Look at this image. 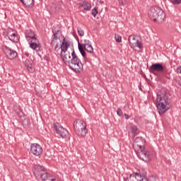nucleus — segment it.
I'll use <instances>...</instances> for the list:
<instances>
[{"label": "nucleus", "instance_id": "obj_22", "mask_svg": "<svg viewBox=\"0 0 181 181\" xmlns=\"http://www.w3.org/2000/svg\"><path fill=\"white\" fill-rule=\"evenodd\" d=\"M130 129L133 135H134V136H136V135H139V134L141 133V130H139L138 126L135 124L132 125Z\"/></svg>", "mask_w": 181, "mask_h": 181}, {"label": "nucleus", "instance_id": "obj_18", "mask_svg": "<svg viewBox=\"0 0 181 181\" xmlns=\"http://www.w3.org/2000/svg\"><path fill=\"white\" fill-rule=\"evenodd\" d=\"M76 135L78 136H86L87 135L88 129H87V126H85L83 127H81V129H79L76 132H75Z\"/></svg>", "mask_w": 181, "mask_h": 181}, {"label": "nucleus", "instance_id": "obj_31", "mask_svg": "<svg viewBox=\"0 0 181 181\" xmlns=\"http://www.w3.org/2000/svg\"><path fill=\"white\" fill-rule=\"evenodd\" d=\"M30 39H31L30 43H40L39 40H37L35 36Z\"/></svg>", "mask_w": 181, "mask_h": 181}, {"label": "nucleus", "instance_id": "obj_6", "mask_svg": "<svg viewBox=\"0 0 181 181\" xmlns=\"http://www.w3.org/2000/svg\"><path fill=\"white\" fill-rule=\"evenodd\" d=\"M53 128L55 129L57 134L61 136V138H63V139H66L67 141L70 139V134L69 133V131L60 126V124L58 122L54 124Z\"/></svg>", "mask_w": 181, "mask_h": 181}, {"label": "nucleus", "instance_id": "obj_36", "mask_svg": "<svg viewBox=\"0 0 181 181\" xmlns=\"http://www.w3.org/2000/svg\"><path fill=\"white\" fill-rule=\"evenodd\" d=\"M20 1L21 2V4H23L24 6H26L25 0H20Z\"/></svg>", "mask_w": 181, "mask_h": 181}, {"label": "nucleus", "instance_id": "obj_3", "mask_svg": "<svg viewBox=\"0 0 181 181\" xmlns=\"http://www.w3.org/2000/svg\"><path fill=\"white\" fill-rule=\"evenodd\" d=\"M70 47V43L69 42H66V38H64L61 45V57L62 59V62H64L66 66H69L70 67V62L71 61V56L70 55V52L63 54V53H66L68 49Z\"/></svg>", "mask_w": 181, "mask_h": 181}, {"label": "nucleus", "instance_id": "obj_32", "mask_svg": "<svg viewBox=\"0 0 181 181\" xmlns=\"http://www.w3.org/2000/svg\"><path fill=\"white\" fill-rule=\"evenodd\" d=\"M78 35L79 36H84V30L83 29H78Z\"/></svg>", "mask_w": 181, "mask_h": 181}, {"label": "nucleus", "instance_id": "obj_14", "mask_svg": "<svg viewBox=\"0 0 181 181\" xmlns=\"http://www.w3.org/2000/svg\"><path fill=\"white\" fill-rule=\"evenodd\" d=\"M144 178H142V175L138 173H134L129 175V177H127L124 179V181H142Z\"/></svg>", "mask_w": 181, "mask_h": 181}, {"label": "nucleus", "instance_id": "obj_28", "mask_svg": "<svg viewBox=\"0 0 181 181\" xmlns=\"http://www.w3.org/2000/svg\"><path fill=\"white\" fill-rule=\"evenodd\" d=\"M98 14V10H97V8L95 7L91 11V15H93L94 16V18H95Z\"/></svg>", "mask_w": 181, "mask_h": 181}, {"label": "nucleus", "instance_id": "obj_30", "mask_svg": "<svg viewBox=\"0 0 181 181\" xmlns=\"http://www.w3.org/2000/svg\"><path fill=\"white\" fill-rule=\"evenodd\" d=\"M170 2L173 5H180L181 0H170Z\"/></svg>", "mask_w": 181, "mask_h": 181}, {"label": "nucleus", "instance_id": "obj_13", "mask_svg": "<svg viewBox=\"0 0 181 181\" xmlns=\"http://www.w3.org/2000/svg\"><path fill=\"white\" fill-rule=\"evenodd\" d=\"M33 174L37 179H39L40 175L45 172V167L39 165H35L33 168Z\"/></svg>", "mask_w": 181, "mask_h": 181}, {"label": "nucleus", "instance_id": "obj_7", "mask_svg": "<svg viewBox=\"0 0 181 181\" xmlns=\"http://www.w3.org/2000/svg\"><path fill=\"white\" fill-rule=\"evenodd\" d=\"M52 38L51 40V46L54 48V50H57L59 47V42H62L59 35H62V31L60 30H52Z\"/></svg>", "mask_w": 181, "mask_h": 181}, {"label": "nucleus", "instance_id": "obj_5", "mask_svg": "<svg viewBox=\"0 0 181 181\" xmlns=\"http://www.w3.org/2000/svg\"><path fill=\"white\" fill-rule=\"evenodd\" d=\"M71 57L72 58L71 59L70 64L77 66L78 68H74L71 65L69 68L75 73H81V71H83V64L81 63V61L80 60L78 57H77V54H76V52H74V48H73L72 49Z\"/></svg>", "mask_w": 181, "mask_h": 181}, {"label": "nucleus", "instance_id": "obj_34", "mask_svg": "<svg viewBox=\"0 0 181 181\" xmlns=\"http://www.w3.org/2000/svg\"><path fill=\"white\" fill-rule=\"evenodd\" d=\"M177 72L179 74H181V66H179L177 68Z\"/></svg>", "mask_w": 181, "mask_h": 181}, {"label": "nucleus", "instance_id": "obj_23", "mask_svg": "<svg viewBox=\"0 0 181 181\" xmlns=\"http://www.w3.org/2000/svg\"><path fill=\"white\" fill-rule=\"evenodd\" d=\"M25 37L27 40H30L32 37H35V33L32 30H28L25 33Z\"/></svg>", "mask_w": 181, "mask_h": 181}, {"label": "nucleus", "instance_id": "obj_11", "mask_svg": "<svg viewBox=\"0 0 181 181\" xmlns=\"http://www.w3.org/2000/svg\"><path fill=\"white\" fill-rule=\"evenodd\" d=\"M84 127H87V124H86V122H84L83 119H76L74 122V129L75 132L79 129H81V128H83Z\"/></svg>", "mask_w": 181, "mask_h": 181}, {"label": "nucleus", "instance_id": "obj_20", "mask_svg": "<svg viewBox=\"0 0 181 181\" xmlns=\"http://www.w3.org/2000/svg\"><path fill=\"white\" fill-rule=\"evenodd\" d=\"M8 37L9 40L13 42V43H18L19 42V37H18V35H16V33H12L11 35L8 34Z\"/></svg>", "mask_w": 181, "mask_h": 181}, {"label": "nucleus", "instance_id": "obj_4", "mask_svg": "<svg viewBox=\"0 0 181 181\" xmlns=\"http://www.w3.org/2000/svg\"><path fill=\"white\" fill-rule=\"evenodd\" d=\"M148 70L150 73H155V71H157V73H162L163 77H165V78H168V80H170V72L165 67H163V65L160 63H156L153 64L149 68Z\"/></svg>", "mask_w": 181, "mask_h": 181}, {"label": "nucleus", "instance_id": "obj_29", "mask_svg": "<svg viewBox=\"0 0 181 181\" xmlns=\"http://www.w3.org/2000/svg\"><path fill=\"white\" fill-rule=\"evenodd\" d=\"M91 45V44L90 43V40H83V42L82 45H81L82 46V47H85L88 46V45Z\"/></svg>", "mask_w": 181, "mask_h": 181}, {"label": "nucleus", "instance_id": "obj_10", "mask_svg": "<svg viewBox=\"0 0 181 181\" xmlns=\"http://www.w3.org/2000/svg\"><path fill=\"white\" fill-rule=\"evenodd\" d=\"M30 152L34 156H40L43 153V148L38 144H32L30 145Z\"/></svg>", "mask_w": 181, "mask_h": 181}, {"label": "nucleus", "instance_id": "obj_35", "mask_svg": "<svg viewBox=\"0 0 181 181\" xmlns=\"http://www.w3.org/2000/svg\"><path fill=\"white\" fill-rule=\"evenodd\" d=\"M124 117H125V119H129V118H131V117L128 115L127 113L124 114Z\"/></svg>", "mask_w": 181, "mask_h": 181}, {"label": "nucleus", "instance_id": "obj_1", "mask_svg": "<svg viewBox=\"0 0 181 181\" xmlns=\"http://www.w3.org/2000/svg\"><path fill=\"white\" fill-rule=\"evenodd\" d=\"M156 105L160 115L170 110V100L168 97V92L165 88H162L157 92Z\"/></svg>", "mask_w": 181, "mask_h": 181}, {"label": "nucleus", "instance_id": "obj_38", "mask_svg": "<svg viewBox=\"0 0 181 181\" xmlns=\"http://www.w3.org/2000/svg\"><path fill=\"white\" fill-rule=\"evenodd\" d=\"M119 5H124V0H118Z\"/></svg>", "mask_w": 181, "mask_h": 181}, {"label": "nucleus", "instance_id": "obj_17", "mask_svg": "<svg viewBox=\"0 0 181 181\" xmlns=\"http://www.w3.org/2000/svg\"><path fill=\"white\" fill-rule=\"evenodd\" d=\"M25 66L30 73H33V71H35V69H33V60H32V59H26L25 61Z\"/></svg>", "mask_w": 181, "mask_h": 181}, {"label": "nucleus", "instance_id": "obj_15", "mask_svg": "<svg viewBox=\"0 0 181 181\" xmlns=\"http://www.w3.org/2000/svg\"><path fill=\"white\" fill-rule=\"evenodd\" d=\"M134 144H136V146H138L139 149H144L146 144V140H145L142 136H138L135 138Z\"/></svg>", "mask_w": 181, "mask_h": 181}, {"label": "nucleus", "instance_id": "obj_2", "mask_svg": "<svg viewBox=\"0 0 181 181\" xmlns=\"http://www.w3.org/2000/svg\"><path fill=\"white\" fill-rule=\"evenodd\" d=\"M148 15L150 19L153 20V22H157V23H162L166 16L165 11L158 6L151 7L148 10Z\"/></svg>", "mask_w": 181, "mask_h": 181}, {"label": "nucleus", "instance_id": "obj_21", "mask_svg": "<svg viewBox=\"0 0 181 181\" xmlns=\"http://www.w3.org/2000/svg\"><path fill=\"white\" fill-rule=\"evenodd\" d=\"M30 47L35 52H40V42H30Z\"/></svg>", "mask_w": 181, "mask_h": 181}, {"label": "nucleus", "instance_id": "obj_8", "mask_svg": "<svg viewBox=\"0 0 181 181\" xmlns=\"http://www.w3.org/2000/svg\"><path fill=\"white\" fill-rule=\"evenodd\" d=\"M136 156L144 162L148 163L151 160V156H149V153H148V151L145 149V147L140 148L136 153Z\"/></svg>", "mask_w": 181, "mask_h": 181}, {"label": "nucleus", "instance_id": "obj_16", "mask_svg": "<svg viewBox=\"0 0 181 181\" xmlns=\"http://www.w3.org/2000/svg\"><path fill=\"white\" fill-rule=\"evenodd\" d=\"M38 179H41L43 181H56V178L52 177L46 170L41 173Z\"/></svg>", "mask_w": 181, "mask_h": 181}, {"label": "nucleus", "instance_id": "obj_39", "mask_svg": "<svg viewBox=\"0 0 181 181\" xmlns=\"http://www.w3.org/2000/svg\"><path fill=\"white\" fill-rule=\"evenodd\" d=\"M178 83H179L180 86H181V80H180V81H178Z\"/></svg>", "mask_w": 181, "mask_h": 181}, {"label": "nucleus", "instance_id": "obj_19", "mask_svg": "<svg viewBox=\"0 0 181 181\" xmlns=\"http://www.w3.org/2000/svg\"><path fill=\"white\" fill-rule=\"evenodd\" d=\"M79 6H81V8H83L84 11H91V4L88 1L79 3Z\"/></svg>", "mask_w": 181, "mask_h": 181}, {"label": "nucleus", "instance_id": "obj_9", "mask_svg": "<svg viewBox=\"0 0 181 181\" xmlns=\"http://www.w3.org/2000/svg\"><path fill=\"white\" fill-rule=\"evenodd\" d=\"M128 40L132 49H134V47H139V49H142V44L139 40L136 39V36H135V35H129Z\"/></svg>", "mask_w": 181, "mask_h": 181}, {"label": "nucleus", "instance_id": "obj_12", "mask_svg": "<svg viewBox=\"0 0 181 181\" xmlns=\"http://www.w3.org/2000/svg\"><path fill=\"white\" fill-rule=\"evenodd\" d=\"M6 55L7 59H9V60H13V59H16L18 57V52L6 46Z\"/></svg>", "mask_w": 181, "mask_h": 181}, {"label": "nucleus", "instance_id": "obj_26", "mask_svg": "<svg viewBox=\"0 0 181 181\" xmlns=\"http://www.w3.org/2000/svg\"><path fill=\"white\" fill-rule=\"evenodd\" d=\"M35 5V0H25V6L26 8H30Z\"/></svg>", "mask_w": 181, "mask_h": 181}, {"label": "nucleus", "instance_id": "obj_27", "mask_svg": "<svg viewBox=\"0 0 181 181\" xmlns=\"http://www.w3.org/2000/svg\"><path fill=\"white\" fill-rule=\"evenodd\" d=\"M115 39L117 43H121L122 42V37L119 34H115Z\"/></svg>", "mask_w": 181, "mask_h": 181}, {"label": "nucleus", "instance_id": "obj_25", "mask_svg": "<svg viewBox=\"0 0 181 181\" xmlns=\"http://www.w3.org/2000/svg\"><path fill=\"white\" fill-rule=\"evenodd\" d=\"M83 49H85V50H86L88 53H93L94 52V49L93 48L91 44H90L89 45H86V47H83Z\"/></svg>", "mask_w": 181, "mask_h": 181}, {"label": "nucleus", "instance_id": "obj_24", "mask_svg": "<svg viewBox=\"0 0 181 181\" xmlns=\"http://www.w3.org/2000/svg\"><path fill=\"white\" fill-rule=\"evenodd\" d=\"M78 47L81 56L86 57V51L84 50V48L83 47V46H81V44H80V42H78Z\"/></svg>", "mask_w": 181, "mask_h": 181}, {"label": "nucleus", "instance_id": "obj_37", "mask_svg": "<svg viewBox=\"0 0 181 181\" xmlns=\"http://www.w3.org/2000/svg\"><path fill=\"white\" fill-rule=\"evenodd\" d=\"M24 56H25L26 57H29L30 56V54H29V52H24L23 53Z\"/></svg>", "mask_w": 181, "mask_h": 181}, {"label": "nucleus", "instance_id": "obj_40", "mask_svg": "<svg viewBox=\"0 0 181 181\" xmlns=\"http://www.w3.org/2000/svg\"><path fill=\"white\" fill-rule=\"evenodd\" d=\"M55 181H57V180Z\"/></svg>", "mask_w": 181, "mask_h": 181}, {"label": "nucleus", "instance_id": "obj_33", "mask_svg": "<svg viewBox=\"0 0 181 181\" xmlns=\"http://www.w3.org/2000/svg\"><path fill=\"white\" fill-rule=\"evenodd\" d=\"M117 114L119 117H122V110H121V108H117Z\"/></svg>", "mask_w": 181, "mask_h": 181}]
</instances>
